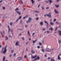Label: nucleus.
<instances>
[{
  "instance_id": "obj_1",
  "label": "nucleus",
  "mask_w": 61,
  "mask_h": 61,
  "mask_svg": "<svg viewBox=\"0 0 61 61\" xmlns=\"http://www.w3.org/2000/svg\"><path fill=\"white\" fill-rule=\"evenodd\" d=\"M6 47H7V46H6L5 47V50L3 52V51H1V53H3V54H5L6 53V51H7V50H6Z\"/></svg>"
},
{
  "instance_id": "obj_13",
  "label": "nucleus",
  "mask_w": 61,
  "mask_h": 61,
  "mask_svg": "<svg viewBox=\"0 0 61 61\" xmlns=\"http://www.w3.org/2000/svg\"><path fill=\"white\" fill-rule=\"evenodd\" d=\"M58 42L59 44H61V40H58Z\"/></svg>"
},
{
  "instance_id": "obj_26",
  "label": "nucleus",
  "mask_w": 61,
  "mask_h": 61,
  "mask_svg": "<svg viewBox=\"0 0 61 61\" xmlns=\"http://www.w3.org/2000/svg\"><path fill=\"white\" fill-rule=\"evenodd\" d=\"M36 40L34 41H33V43H35V42H36Z\"/></svg>"
},
{
  "instance_id": "obj_31",
  "label": "nucleus",
  "mask_w": 61,
  "mask_h": 61,
  "mask_svg": "<svg viewBox=\"0 0 61 61\" xmlns=\"http://www.w3.org/2000/svg\"><path fill=\"white\" fill-rule=\"evenodd\" d=\"M56 24H58V25H59V23L58 22H56Z\"/></svg>"
},
{
  "instance_id": "obj_51",
  "label": "nucleus",
  "mask_w": 61,
  "mask_h": 61,
  "mask_svg": "<svg viewBox=\"0 0 61 61\" xmlns=\"http://www.w3.org/2000/svg\"><path fill=\"white\" fill-rule=\"evenodd\" d=\"M27 44H28V42H27L26 43V45H27Z\"/></svg>"
},
{
  "instance_id": "obj_25",
  "label": "nucleus",
  "mask_w": 61,
  "mask_h": 61,
  "mask_svg": "<svg viewBox=\"0 0 61 61\" xmlns=\"http://www.w3.org/2000/svg\"><path fill=\"white\" fill-rule=\"evenodd\" d=\"M55 5L56 7H59V5Z\"/></svg>"
},
{
  "instance_id": "obj_46",
  "label": "nucleus",
  "mask_w": 61,
  "mask_h": 61,
  "mask_svg": "<svg viewBox=\"0 0 61 61\" xmlns=\"http://www.w3.org/2000/svg\"><path fill=\"white\" fill-rule=\"evenodd\" d=\"M5 40H8V38H5Z\"/></svg>"
},
{
  "instance_id": "obj_49",
  "label": "nucleus",
  "mask_w": 61,
  "mask_h": 61,
  "mask_svg": "<svg viewBox=\"0 0 61 61\" xmlns=\"http://www.w3.org/2000/svg\"><path fill=\"white\" fill-rule=\"evenodd\" d=\"M18 20H19V19H18L16 21V22H17V21H18Z\"/></svg>"
},
{
  "instance_id": "obj_24",
  "label": "nucleus",
  "mask_w": 61,
  "mask_h": 61,
  "mask_svg": "<svg viewBox=\"0 0 61 61\" xmlns=\"http://www.w3.org/2000/svg\"><path fill=\"white\" fill-rule=\"evenodd\" d=\"M8 29H9V31L8 32H9L10 31V28L9 27V26H8Z\"/></svg>"
},
{
  "instance_id": "obj_30",
  "label": "nucleus",
  "mask_w": 61,
  "mask_h": 61,
  "mask_svg": "<svg viewBox=\"0 0 61 61\" xmlns=\"http://www.w3.org/2000/svg\"><path fill=\"white\" fill-rule=\"evenodd\" d=\"M41 50L43 52H45V51H44V49H41Z\"/></svg>"
},
{
  "instance_id": "obj_34",
  "label": "nucleus",
  "mask_w": 61,
  "mask_h": 61,
  "mask_svg": "<svg viewBox=\"0 0 61 61\" xmlns=\"http://www.w3.org/2000/svg\"><path fill=\"white\" fill-rule=\"evenodd\" d=\"M12 56V55L11 54H10L9 56V57H11Z\"/></svg>"
},
{
  "instance_id": "obj_37",
  "label": "nucleus",
  "mask_w": 61,
  "mask_h": 61,
  "mask_svg": "<svg viewBox=\"0 0 61 61\" xmlns=\"http://www.w3.org/2000/svg\"><path fill=\"white\" fill-rule=\"evenodd\" d=\"M44 42H45V41H44V40H43L42 42V43H44Z\"/></svg>"
},
{
  "instance_id": "obj_61",
  "label": "nucleus",
  "mask_w": 61,
  "mask_h": 61,
  "mask_svg": "<svg viewBox=\"0 0 61 61\" xmlns=\"http://www.w3.org/2000/svg\"><path fill=\"white\" fill-rule=\"evenodd\" d=\"M2 46L1 45H0V47H1Z\"/></svg>"
},
{
  "instance_id": "obj_2",
  "label": "nucleus",
  "mask_w": 61,
  "mask_h": 61,
  "mask_svg": "<svg viewBox=\"0 0 61 61\" xmlns=\"http://www.w3.org/2000/svg\"><path fill=\"white\" fill-rule=\"evenodd\" d=\"M19 9L18 8H17L15 10V11L17 13L19 14V15H21V12H20V11H17V10H19Z\"/></svg>"
},
{
  "instance_id": "obj_27",
  "label": "nucleus",
  "mask_w": 61,
  "mask_h": 61,
  "mask_svg": "<svg viewBox=\"0 0 61 61\" xmlns=\"http://www.w3.org/2000/svg\"><path fill=\"white\" fill-rule=\"evenodd\" d=\"M20 1H21V4H23V2L22 1V0H20Z\"/></svg>"
},
{
  "instance_id": "obj_52",
  "label": "nucleus",
  "mask_w": 61,
  "mask_h": 61,
  "mask_svg": "<svg viewBox=\"0 0 61 61\" xmlns=\"http://www.w3.org/2000/svg\"><path fill=\"white\" fill-rule=\"evenodd\" d=\"M26 50L27 51H28V49H27V48H26Z\"/></svg>"
},
{
  "instance_id": "obj_7",
  "label": "nucleus",
  "mask_w": 61,
  "mask_h": 61,
  "mask_svg": "<svg viewBox=\"0 0 61 61\" xmlns=\"http://www.w3.org/2000/svg\"><path fill=\"white\" fill-rule=\"evenodd\" d=\"M19 41H17L16 42L15 45L16 46H18V45H19Z\"/></svg>"
},
{
  "instance_id": "obj_28",
  "label": "nucleus",
  "mask_w": 61,
  "mask_h": 61,
  "mask_svg": "<svg viewBox=\"0 0 61 61\" xmlns=\"http://www.w3.org/2000/svg\"><path fill=\"white\" fill-rule=\"evenodd\" d=\"M21 18H22V16H20L19 17L18 19H21Z\"/></svg>"
},
{
  "instance_id": "obj_36",
  "label": "nucleus",
  "mask_w": 61,
  "mask_h": 61,
  "mask_svg": "<svg viewBox=\"0 0 61 61\" xmlns=\"http://www.w3.org/2000/svg\"><path fill=\"white\" fill-rule=\"evenodd\" d=\"M56 19H54V22H55L56 21Z\"/></svg>"
},
{
  "instance_id": "obj_33",
  "label": "nucleus",
  "mask_w": 61,
  "mask_h": 61,
  "mask_svg": "<svg viewBox=\"0 0 61 61\" xmlns=\"http://www.w3.org/2000/svg\"><path fill=\"white\" fill-rule=\"evenodd\" d=\"M16 55V54L15 53H14V56H15Z\"/></svg>"
},
{
  "instance_id": "obj_4",
  "label": "nucleus",
  "mask_w": 61,
  "mask_h": 61,
  "mask_svg": "<svg viewBox=\"0 0 61 61\" xmlns=\"http://www.w3.org/2000/svg\"><path fill=\"white\" fill-rule=\"evenodd\" d=\"M46 15H47L48 17H51L52 15H51V13H49V14H46Z\"/></svg>"
},
{
  "instance_id": "obj_42",
  "label": "nucleus",
  "mask_w": 61,
  "mask_h": 61,
  "mask_svg": "<svg viewBox=\"0 0 61 61\" xmlns=\"http://www.w3.org/2000/svg\"><path fill=\"white\" fill-rule=\"evenodd\" d=\"M12 25V23L11 22L10 23V25Z\"/></svg>"
},
{
  "instance_id": "obj_39",
  "label": "nucleus",
  "mask_w": 61,
  "mask_h": 61,
  "mask_svg": "<svg viewBox=\"0 0 61 61\" xmlns=\"http://www.w3.org/2000/svg\"><path fill=\"white\" fill-rule=\"evenodd\" d=\"M26 17L25 16V17H23V18L24 19H25V18H26Z\"/></svg>"
},
{
  "instance_id": "obj_43",
  "label": "nucleus",
  "mask_w": 61,
  "mask_h": 61,
  "mask_svg": "<svg viewBox=\"0 0 61 61\" xmlns=\"http://www.w3.org/2000/svg\"><path fill=\"white\" fill-rule=\"evenodd\" d=\"M39 19V18H36V20H38Z\"/></svg>"
},
{
  "instance_id": "obj_16",
  "label": "nucleus",
  "mask_w": 61,
  "mask_h": 61,
  "mask_svg": "<svg viewBox=\"0 0 61 61\" xmlns=\"http://www.w3.org/2000/svg\"><path fill=\"white\" fill-rule=\"evenodd\" d=\"M5 57L4 56L3 57V61H5Z\"/></svg>"
},
{
  "instance_id": "obj_56",
  "label": "nucleus",
  "mask_w": 61,
  "mask_h": 61,
  "mask_svg": "<svg viewBox=\"0 0 61 61\" xmlns=\"http://www.w3.org/2000/svg\"><path fill=\"white\" fill-rule=\"evenodd\" d=\"M25 26L26 27H27V25H25Z\"/></svg>"
},
{
  "instance_id": "obj_32",
  "label": "nucleus",
  "mask_w": 61,
  "mask_h": 61,
  "mask_svg": "<svg viewBox=\"0 0 61 61\" xmlns=\"http://www.w3.org/2000/svg\"><path fill=\"white\" fill-rule=\"evenodd\" d=\"M14 52V50H12L11 51V52L12 53H13Z\"/></svg>"
},
{
  "instance_id": "obj_62",
  "label": "nucleus",
  "mask_w": 61,
  "mask_h": 61,
  "mask_svg": "<svg viewBox=\"0 0 61 61\" xmlns=\"http://www.w3.org/2000/svg\"><path fill=\"white\" fill-rule=\"evenodd\" d=\"M2 0H1V1H0V3H1V2H2Z\"/></svg>"
},
{
  "instance_id": "obj_22",
  "label": "nucleus",
  "mask_w": 61,
  "mask_h": 61,
  "mask_svg": "<svg viewBox=\"0 0 61 61\" xmlns=\"http://www.w3.org/2000/svg\"><path fill=\"white\" fill-rule=\"evenodd\" d=\"M50 24L51 25H53L54 23H53V22H51L50 23Z\"/></svg>"
},
{
  "instance_id": "obj_57",
  "label": "nucleus",
  "mask_w": 61,
  "mask_h": 61,
  "mask_svg": "<svg viewBox=\"0 0 61 61\" xmlns=\"http://www.w3.org/2000/svg\"><path fill=\"white\" fill-rule=\"evenodd\" d=\"M43 31H44L45 30V29H43Z\"/></svg>"
},
{
  "instance_id": "obj_47",
  "label": "nucleus",
  "mask_w": 61,
  "mask_h": 61,
  "mask_svg": "<svg viewBox=\"0 0 61 61\" xmlns=\"http://www.w3.org/2000/svg\"><path fill=\"white\" fill-rule=\"evenodd\" d=\"M44 56H45V57H47V55H45Z\"/></svg>"
},
{
  "instance_id": "obj_53",
  "label": "nucleus",
  "mask_w": 61,
  "mask_h": 61,
  "mask_svg": "<svg viewBox=\"0 0 61 61\" xmlns=\"http://www.w3.org/2000/svg\"><path fill=\"white\" fill-rule=\"evenodd\" d=\"M57 2H59V0H57Z\"/></svg>"
},
{
  "instance_id": "obj_15",
  "label": "nucleus",
  "mask_w": 61,
  "mask_h": 61,
  "mask_svg": "<svg viewBox=\"0 0 61 61\" xmlns=\"http://www.w3.org/2000/svg\"><path fill=\"white\" fill-rule=\"evenodd\" d=\"M40 24L41 25H42L43 24V21L41 22L40 23Z\"/></svg>"
},
{
  "instance_id": "obj_48",
  "label": "nucleus",
  "mask_w": 61,
  "mask_h": 61,
  "mask_svg": "<svg viewBox=\"0 0 61 61\" xmlns=\"http://www.w3.org/2000/svg\"><path fill=\"white\" fill-rule=\"evenodd\" d=\"M26 56L25 55L24 56V58H26Z\"/></svg>"
},
{
  "instance_id": "obj_14",
  "label": "nucleus",
  "mask_w": 61,
  "mask_h": 61,
  "mask_svg": "<svg viewBox=\"0 0 61 61\" xmlns=\"http://www.w3.org/2000/svg\"><path fill=\"white\" fill-rule=\"evenodd\" d=\"M58 32L59 33H60L59 34V35H60V36H61V31H60V30H59L58 31Z\"/></svg>"
},
{
  "instance_id": "obj_40",
  "label": "nucleus",
  "mask_w": 61,
  "mask_h": 61,
  "mask_svg": "<svg viewBox=\"0 0 61 61\" xmlns=\"http://www.w3.org/2000/svg\"><path fill=\"white\" fill-rule=\"evenodd\" d=\"M3 9H5V7H3Z\"/></svg>"
},
{
  "instance_id": "obj_38",
  "label": "nucleus",
  "mask_w": 61,
  "mask_h": 61,
  "mask_svg": "<svg viewBox=\"0 0 61 61\" xmlns=\"http://www.w3.org/2000/svg\"><path fill=\"white\" fill-rule=\"evenodd\" d=\"M57 27L55 29V31H56V30H57Z\"/></svg>"
},
{
  "instance_id": "obj_63",
  "label": "nucleus",
  "mask_w": 61,
  "mask_h": 61,
  "mask_svg": "<svg viewBox=\"0 0 61 61\" xmlns=\"http://www.w3.org/2000/svg\"><path fill=\"white\" fill-rule=\"evenodd\" d=\"M9 37H11V36H10V35H9Z\"/></svg>"
},
{
  "instance_id": "obj_64",
  "label": "nucleus",
  "mask_w": 61,
  "mask_h": 61,
  "mask_svg": "<svg viewBox=\"0 0 61 61\" xmlns=\"http://www.w3.org/2000/svg\"><path fill=\"white\" fill-rule=\"evenodd\" d=\"M31 38H30L29 39V40H31Z\"/></svg>"
},
{
  "instance_id": "obj_29",
  "label": "nucleus",
  "mask_w": 61,
  "mask_h": 61,
  "mask_svg": "<svg viewBox=\"0 0 61 61\" xmlns=\"http://www.w3.org/2000/svg\"><path fill=\"white\" fill-rule=\"evenodd\" d=\"M28 34L29 36H30V33L29 32V31H28Z\"/></svg>"
},
{
  "instance_id": "obj_5",
  "label": "nucleus",
  "mask_w": 61,
  "mask_h": 61,
  "mask_svg": "<svg viewBox=\"0 0 61 61\" xmlns=\"http://www.w3.org/2000/svg\"><path fill=\"white\" fill-rule=\"evenodd\" d=\"M17 59H18V60H22V59H23V57H19L17 58V59L16 60H17Z\"/></svg>"
},
{
  "instance_id": "obj_58",
  "label": "nucleus",
  "mask_w": 61,
  "mask_h": 61,
  "mask_svg": "<svg viewBox=\"0 0 61 61\" xmlns=\"http://www.w3.org/2000/svg\"><path fill=\"white\" fill-rule=\"evenodd\" d=\"M18 46H19V47H20L21 46L19 44V45H18Z\"/></svg>"
},
{
  "instance_id": "obj_20",
  "label": "nucleus",
  "mask_w": 61,
  "mask_h": 61,
  "mask_svg": "<svg viewBox=\"0 0 61 61\" xmlns=\"http://www.w3.org/2000/svg\"><path fill=\"white\" fill-rule=\"evenodd\" d=\"M32 2V4H34V2H35V1H34L33 0H31Z\"/></svg>"
},
{
  "instance_id": "obj_45",
  "label": "nucleus",
  "mask_w": 61,
  "mask_h": 61,
  "mask_svg": "<svg viewBox=\"0 0 61 61\" xmlns=\"http://www.w3.org/2000/svg\"><path fill=\"white\" fill-rule=\"evenodd\" d=\"M51 31H53V28L52 27L51 28Z\"/></svg>"
},
{
  "instance_id": "obj_50",
  "label": "nucleus",
  "mask_w": 61,
  "mask_h": 61,
  "mask_svg": "<svg viewBox=\"0 0 61 61\" xmlns=\"http://www.w3.org/2000/svg\"><path fill=\"white\" fill-rule=\"evenodd\" d=\"M5 38H8V37L7 36H5Z\"/></svg>"
},
{
  "instance_id": "obj_18",
  "label": "nucleus",
  "mask_w": 61,
  "mask_h": 61,
  "mask_svg": "<svg viewBox=\"0 0 61 61\" xmlns=\"http://www.w3.org/2000/svg\"><path fill=\"white\" fill-rule=\"evenodd\" d=\"M48 1H49L50 3H51L53 2V1L51 0H48Z\"/></svg>"
},
{
  "instance_id": "obj_8",
  "label": "nucleus",
  "mask_w": 61,
  "mask_h": 61,
  "mask_svg": "<svg viewBox=\"0 0 61 61\" xmlns=\"http://www.w3.org/2000/svg\"><path fill=\"white\" fill-rule=\"evenodd\" d=\"M37 59L38 60L40 59V57H39V56H37V58L34 59V60H37Z\"/></svg>"
},
{
  "instance_id": "obj_12",
  "label": "nucleus",
  "mask_w": 61,
  "mask_h": 61,
  "mask_svg": "<svg viewBox=\"0 0 61 61\" xmlns=\"http://www.w3.org/2000/svg\"><path fill=\"white\" fill-rule=\"evenodd\" d=\"M54 11L55 13H56V14H58V12L56 10H55Z\"/></svg>"
},
{
  "instance_id": "obj_41",
  "label": "nucleus",
  "mask_w": 61,
  "mask_h": 61,
  "mask_svg": "<svg viewBox=\"0 0 61 61\" xmlns=\"http://www.w3.org/2000/svg\"><path fill=\"white\" fill-rule=\"evenodd\" d=\"M37 47L38 48H40V46H37Z\"/></svg>"
},
{
  "instance_id": "obj_19",
  "label": "nucleus",
  "mask_w": 61,
  "mask_h": 61,
  "mask_svg": "<svg viewBox=\"0 0 61 61\" xmlns=\"http://www.w3.org/2000/svg\"><path fill=\"white\" fill-rule=\"evenodd\" d=\"M34 12L36 13H39V11L36 10H35L34 11Z\"/></svg>"
},
{
  "instance_id": "obj_21",
  "label": "nucleus",
  "mask_w": 61,
  "mask_h": 61,
  "mask_svg": "<svg viewBox=\"0 0 61 61\" xmlns=\"http://www.w3.org/2000/svg\"><path fill=\"white\" fill-rule=\"evenodd\" d=\"M39 45L40 46H41V45H42V43L40 42L39 43Z\"/></svg>"
},
{
  "instance_id": "obj_3",
  "label": "nucleus",
  "mask_w": 61,
  "mask_h": 61,
  "mask_svg": "<svg viewBox=\"0 0 61 61\" xmlns=\"http://www.w3.org/2000/svg\"><path fill=\"white\" fill-rule=\"evenodd\" d=\"M32 20V18L31 17H30L29 18V20L27 21L26 23H28L29 22H30Z\"/></svg>"
},
{
  "instance_id": "obj_54",
  "label": "nucleus",
  "mask_w": 61,
  "mask_h": 61,
  "mask_svg": "<svg viewBox=\"0 0 61 61\" xmlns=\"http://www.w3.org/2000/svg\"><path fill=\"white\" fill-rule=\"evenodd\" d=\"M22 40H25V39H24V38H22Z\"/></svg>"
},
{
  "instance_id": "obj_10",
  "label": "nucleus",
  "mask_w": 61,
  "mask_h": 61,
  "mask_svg": "<svg viewBox=\"0 0 61 61\" xmlns=\"http://www.w3.org/2000/svg\"><path fill=\"white\" fill-rule=\"evenodd\" d=\"M50 51V50L49 48L46 49V51L47 52H49Z\"/></svg>"
},
{
  "instance_id": "obj_44",
  "label": "nucleus",
  "mask_w": 61,
  "mask_h": 61,
  "mask_svg": "<svg viewBox=\"0 0 61 61\" xmlns=\"http://www.w3.org/2000/svg\"><path fill=\"white\" fill-rule=\"evenodd\" d=\"M41 7V8H42V10H43V9H44V8L43 7Z\"/></svg>"
},
{
  "instance_id": "obj_35",
  "label": "nucleus",
  "mask_w": 61,
  "mask_h": 61,
  "mask_svg": "<svg viewBox=\"0 0 61 61\" xmlns=\"http://www.w3.org/2000/svg\"><path fill=\"white\" fill-rule=\"evenodd\" d=\"M50 59V57H48V60H49Z\"/></svg>"
},
{
  "instance_id": "obj_9",
  "label": "nucleus",
  "mask_w": 61,
  "mask_h": 61,
  "mask_svg": "<svg viewBox=\"0 0 61 61\" xmlns=\"http://www.w3.org/2000/svg\"><path fill=\"white\" fill-rule=\"evenodd\" d=\"M31 57H32V58H35L36 57V55L35 56H34L33 57V56L31 54Z\"/></svg>"
},
{
  "instance_id": "obj_23",
  "label": "nucleus",
  "mask_w": 61,
  "mask_h": 61,
  "mask_svg": "<svg viewBox=\"0 0 61 61\" xmlns=\"http://www.w3.org/2000/svg\"><path fill=\"white\" fill-rule=\"evenodd\" d=\"M44 22H45V23H46V24H47L48 25V23H47V22L46 21H45Z\"/></svg>"
},
{
  "instance_id": "obj_60",
  "label": "nucleus",
  "mask_w": 61,
  "mask_h": 61,
  "mask_svg": "<svg viewBox=\"0 0 61 61\" xmlns=\"http://www.w3.org/2000/svg\"><path fill=\"white\" fill-rule=\"evenodd\" d=\"M49 9V7H47L46 8V9Z\"/></svg>"
},
{
  "instance_id": "obj_55",
  "label": "nucleus",
  "mask_w": 61,
  "mask_h": 61,
  "mask_svg": "<svg viewBox=\"0 0 61 61\" xmlns=\"http://www.w3.org/2000/svg\"><path fill=\"white\" fill-rule=\"evenodd\" d=\"M47 32H48V33H49V31H47Z\"/></svg>"
},
{
  "instance_id": "obj_17",
  "label": "nucleus",
  "mask_w": 61,
  "mask_h": 61,
  "mask_svg": "<svg viewBox=\"0 0 61 61\" xmlns=\"http://www.w3.org/2000/svg\"><path fill=\"white\" fill-rule=\"evenodd\" d=\"M51 61H55L54 59H51Z\"/></svg>"
},
{
  "instance_id": "obj_11",
  "label": "nucleus",
  "mask_w": 61,
  "mask_h": 61,
  "mask_svg": "<svg viewBox=\"0 0 61 61\" xmlns=\"http://www.w3.org/2000/svg\"><path fill=\"white\" fill-rule=\"evenodd\" d=\"M31 51V53H32V54H35V51H34V50H32Z\"/></svg>"
},
{
  "instance_id": "obj_6",
  "label": "nucleus",
  "mask_w": 61,
  "mask_h": 61,
  "mask_svg": "<svg viewBox=\"0 0 61 61\" xmlns=\"http://www.w3.org/2000/svg\"><path fill=\"white\" fill-rule=\"evenodd\" d=\"M60 56H61V54H60L59 55L57 59L58 60H61V59L60 58Z\"/></svg>"
},
{
  "instance_id": "obj_59",
  "label": "nucleus",
  "mask_w": 61,
  "mask_h": 61,
  "mask_svg": "<svg viewBox=\"0 0 61 61\" xmlns=\"http://www.w3.org/2000/svg\"><path fill=\"white\" fill-rule=\"evenodd\" d=\"M40 4H39V5H38V7H39V6H40Z\"/></svg>"
}]
</instances>
